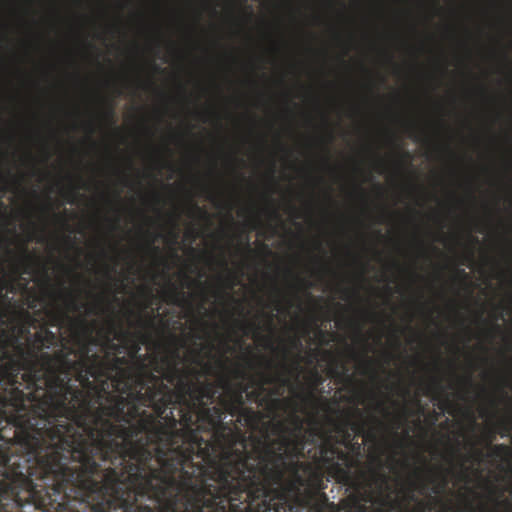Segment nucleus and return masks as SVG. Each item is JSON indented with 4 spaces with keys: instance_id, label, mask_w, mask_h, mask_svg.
Wrapping results in <instances>:
<instances>
[{
    "instance_id": "nucleus-1",
    "label": "nucleus",
    "mask_w": 512,
    "mask_h": 512,
    "mask_svg": "<svg viewBox=\"0 0 512 512\" xmlns=\"http://www.w3.org/2000/svg\"><path fill=\"white\" fill-rule=\"evenodd\" d=\"M219 405L197 409V422L147 415L142 436L120 471L115 493L94 512H227L252 463L251 437L224 423Z\"/></svg>"
},
{
    "instance_id": "nucleus-2",
    "label": "nucleus",
    "mask_w": 512,
    "mask_h": 512,
    "mask_svg": "<svg viewBox=\"0 0 512 512\" xmlns=\"http://www.w3.org/2000/svg\"><path fill=\"white\" fill-rule=\"evenodd\" d=\"M59 336L45 325L34 333L21 361V377L0 392V440L21 457L26 471L40 484L60 510L66 508L74 450L83 441L91 414V395L102 355L90 353L79 338V349L58 347Z\"/></svg>"
},
{
    "instance_id": "nucleus-3",
    "label": "nucleus",
    "mask_w": 512,
    "mask_h": 512,
    "mask_svg": "<svg viewBox=\"0 0 512 512\" xmlns=\"http://www.w3.org/2000/svg\"><path fill=\"white\" fill-rule=\"evenodd\" d=\"M309 459L284 464L279 483L269 478L266 467H250L227 503V512H325L326 473L340 484L360 489L351 471L356 462L329 439Z\"/></svg>"
},
{
    "instance_id": "nucleus-4",
    "label": "nucleus",
    "mask_w": 512,
    "mask_h": 512,
    "mask_svg": "<svg viewBox=\"0 0 512 512\" xmlns=\"http://www.w3.org/2000/svg\"><path fill=\"white\" fill-rule=\"evenodd\" d=\"M259 436H252V463L250 467L264 466L269 478L279 483L283 476V465L292 460L315 456V451L329 439L334 445V436L321 434L317 427L304 430L300 417H293V427L289 428L283 421H268Z\"/></svg>"
},
{
    "instance_id": "nucleus-5",
    "label": "nucleus",
    "mask_w": 512,
    "mask_h": 512,
    "mask_svg": "<svg viewBox=\"0 0 512 512\" xmlns=\"http://www.w3.org/2000/svg\"><path fill=\"white\" fill-rule=\"evenodd\" d=\"M37 319L8 296L0 293V392L5 385L17 382L21 361L27 355Z\"/></svg>"
},
{
    "instance_id": "nucleus-6",
    "label": "nucleus",
    "mask_w": 512,
    "mask_h": 512,
    "mask_svg": "<svg viewBox=\"0 0 512 512\" xmlns=\"http://www.w3.org/2000/svg\"><path fill=\"white\" fill-rule=\"evenodd\" d=\"M197 380L191 378V372L184 370L177 381L174 388L163 383V379L155 375L151 378L147 387L142 393L139 402V411H146L143 407H150L154 413H151L157 421L165 423V418L169 414H165L171 406L178 407L179 419L178 424H182V418L186 416V404H190L189 400L193 398V392L196 388Z\"/></svg>"
},
{
    "instance_id": "nucleus-7",
    "label": "nucleus",
    "mask_w": 512,
    "mask_h": 512,
    "mask_svg": "<svg viewBox=\"0 0 512 512\" xmlns=\"http://www.w3.org/2000/svg\"><path fill=\"white\" fill-rule=\"evenodd\" d=\"M65 300V305L67 308V311L64 310H58L54 312L51 315V326H59L64 322H68L70 327L74 330L81 329L83 332L82 340L85 341V343L94 346H101L103 345V341H101L99 338L92 336V330L90 329L87 320L85 317H77L73 318L69 315V312H80L82 309H86V312L88 315H96L100 311H103L104 305H108V300L106 297L100 295L96 297L95 303L91 306H88L84 303H81L78 299V297L72 292H67L65 294H60Z\"/></svg>"
},
{
    "instance_id": "nucleus-8",
    "label": "nucleus",
    "mask_w": 512,
    "mask_h": 512,
    "mask_svg": "<svg viewBox=\"0 0 512 512\" xmlns=\"http://www.w3.org/2000/svg\"><path fill=\"white\" fill-rule=\"evenodd\" d=\"M289 384V379L285 375H267L261 374V380L256 381L255 389L246 392V398L255 402L258 406H265L269 414H274L283 403L278 398L283 394V388Z\"/></svg>"
},
{
    "instance_id": "nucleus-9",
    "label": "nucleus",
    "mask_w": 512,
    "mask_h": 512,
    "mask_svg": "<svg viewBox=\"0 0 512 512\" xmlns=\"http://www.w3.org/2000/svg\"><path fill=\"white\" fill-rule=\"evenodd\" d=\"M217 386L209 381L200 382L197 380L196 388L193 392V398L186 404V416L182 418V424L191 426L197 422V409L208 404H212L218 397Z\"/></svg>"
},
{
    "instance_id": "nucleus-10",
    "label": "nucleus",
    "mask_w": 512,
    "mask_h": 512,
    "mask_svg": "<svg viewBox=\"0 0 512 512\" xmlns=\"http://www.w3.org/2000/svg\"><path fill=\"white\" fill-rule=\"evenodd\" d=\"M231 374L234 379L239 380L236 384H233L227 375H223L218 379L217 385L225 390L227 400L234 401L238 404V407H241L245 404L246 392L254 386L255 379L250 378L248 383H244L243 381L247 379L248 374L245 369L238 366L231 371Z\"/></svg>"
},
{
    "instance_id": "nucleus-11",
    "label": "nucleus",
    "mask_w": 512,
    "mask_h": 512,
    "mask_svg": "<svg viewBox=\"0 0 512 512\" xmlns=\"http://www.w3.org/2000/svg\"><path fill=\"white\" fill-rule=\"evenodd\" d=\"M9 245L10 242L5 239H0V248L4 247L6 254L11 258V270L14 276L18 277L21 274H30L34 255L29 252L27 242L21 243L19 253H15L10 249ZM15 281L16 278L9 280L8 287L5 289L6 293H14L16 291Z\"/></svg>"
},
{
    "instance_id": "nucleus-12",
    "label": "nucleus",
    "mask_w": 512,
    "mask_h": 512,
    "mask_svg": "<svg viewBox=\"0 0 512 512\" xmlns=\"http://www.w3.org/2000/svg\"><path fill=\"white\" fill-rule=\"evenodd\" d=\"M179 358L180 355L177 349L172 352L171 356L161 357L160 361L157 357H153L150 361L151 371L163 379V383L166 381V384L174 385L184 371L178 366Z\"/></svg>"
},
{
    "instance_id": "nucleus-13",
    "label": "nucleus",
    "mask_w": 512,
    "mask_h": 512,
    "mask_svg": "<svg viewBox=\"0 0 512 512\" xmlns=\"http://www.w3.org/2000/svg\"><path fill=\"white\" fill-rule=\"evenodd\" d=\"M374 482L379 484V495L374 497L372 493H365L362 499L366 502L376 504L374 512H395L400 504L393 500L389 494L383 493V487L387 484L388 477L384 473L373 472Z\"/></svg>"
},
{
    "instance_id": "nucleus-14",
    "label": "nucleus",
    "mask_w": 512,
    "mask_h": 512,
    "mask_svg": "<svg viewBox=\"0 0 512 512\" xmlns=\"http://www.w3.org/2000/svg\"><path fill=\"white\" fill-rule=\"evenodd\" d=\"M142 342L146 338L145 335H141ZM138 341H133L128 350V357L131 360L132 364L136 368V371L145 378V383H149L151 378L154 376V373L151 371L150 364L148 363L149 355L148 354H140L141 343Z\"/></svg>"
},
{
    "instance_id": "nucleus-15",
    "label": "nucleus",
    "mask_w": 512,
    "mask_h": 512,
    "mask_svg": "<svg viewBox=\"0 0 512 512\" xmlns=\"http://www.w3.org/2000/svg\"><path fill=\"white\" fill-rule=\"evenodd\" d=\"M127 336V331L118 330L115 326V323L111 321L107 331L103 335L102 348L104 353L106 351H111L114 355L122 354L125 350V347L121 344L115 343L114 339L121 340Z\"/></svg>"
},
{
    "instance_id": "nucleus-16",
    "label": "nucleus",
    "mask_w": 512,
    "mask_h": 512,
    "mask_svg": "<svg viewBox=\"0 0 512 512\" xmlns=\"http://www.w3.org/2000/svg\"><path fill=\"white\" fill-rule=\"evenodd\" d=\"M415 479L410 480L408 483V491L405 495V499L408 502H416L418 500L415 495V491H418L421 494H424L428 490V484L424 481V477L422 471L417 469L415 471Z\"/></svg>"
},
{
    "instance_id": "nucleus-17",
    "label": "nucleus",
    "mask_w": 512,
    "mask_h": 512,
    "mask_svg": "<svg viewBox=\"0 0 512 512\" xmlns=\"http://www.w3.org/2000/svg\"><path fill=\"white\" fill-rule=\"evenodd\" d=\"M264 418V414L255 410L252 407L243 405V409L240 411L237 421L248 428L256 429L259 422Z\"/></svg>"
},
{
    "instance_id": "nucleus-18",
    "label": "nucleus",
    "mask_w": 512,
    "mask_h": 512,
    "mask_svg": "<svg viewBox=\"0 0 512 512\" xmlns=\"http://www.w3.org/2000/svg\"><path fill=\"white\" fill-rule=\"evenodd\" d=\"M424 481L429 485L432 484L431 492L435 495L434 497H438L442 495L449 484L447 474L444 472L439 473L437 476H429Z\"/></svg>"
},
{
    "instance_id": "nucleus-19",
    "label": "nucleus",
    "mask_w": 512,
    "mask_h": 512,
    "mask_svg": "<svg viewBox=\"0 0 512 512\" xmlns=\"http://www.w3.org/2000/svg\"><path fill=\"white\" fill-rule=\"evenodd\" d=\"M444 502L445 501L442 498L430 495L427 500L418 499L415 502V506L412 509L408 510V512H431L434 509L435 505L439 504L442 506V503Z\"/></svg>"
},
{
    "instance_id": "nucleus-20",
    "label": "nucleus",
    "mask_w": 512,
    "mask_h": 512,
    "mask_svg": "<svg viewBox=\"0 0 512 512\" xmlns=\"http://www.w3.org/2000/svg\"><path fill=\"white\" fill-rule=\"evenodd\" d=\"M444 387L442 385V379L434 377L425 388L426 395H432L434 398H439L443 395Z\"/></svg>"
},
{
    "instance_id": "nucleus-21",
    "label": "nucleus",
    "mask_w": 512,
    "mask_h": 512,
    "mask_svg": "<svg viewBox=\"0 0 512 512\" xmlns=\"http://www.w3.org/2000/svg\"><path fill=\"white\" fill-rule=\"evenodd\" d=\"M330 422L334 425L335 427V430L339 433H342L343 434V438H344V441L342 443L345 444V446H348V444H350L351 442V434L349 433L348 429H347V426L350 424V420L347 418L345 420V422L343 423H338L336 421H334L333 419H330ZM334 441H337L336 442V445L338 443H341L337 437H334Z\"/></svg>"
},
{
    "instance_id": "nucleus-22",
    "label": "nucleus",
    "mask_w": 512,
    "mask_h": 512,
    "mask_svg": "<svg viewBox=\"0 0 512 512\" xmlns=\"http://www.w3.org/2000/svg\"><path fill=\"white\" fill-rule=\"evenodd\" d=\"M221 404L223 405L225 415L230 414L237 418L239 417L240 411L243 409V405L238 407V404L234 403V401L227 400L225 397H221Z\"/></svg>"
},
{
    "instance_id": "nucleus-23",
    "label": "nucleus",
    "mask_w": 512,
    "mask_h": 512,
    "mask_svg": "<svg viewBox=\"0 0 512 512\" xmlns=\"http://www.w3.org/2000/svg\"><path fill=\"white\" fill-rule=\"evenodd\" d=\"M168 302L181 306L185 301V295L183 291L178 290L174 285H172L171 290L167 294Z\"/></svg>"
},
{
    "instance_id": "nucleus-24",
    "label": "nucleus",
    "mask_w": 512,
    "mask_h": 512,
    "mask_svg": "<svg viewBox=\"0 0 512 512\" xmlns=\"http://www.w3.org/2000/svg\"><path fill=\"white\" fill-rule=\"evenodd\" d=\"M511 453V449L506 444H496L491 447V453L490 456L496 457V458H504L509 456Z\"/></svg>"
},
{
    "instance_id": "nucleus-25",
    "label": "nucleus",
    "mask_w": 512,
    "mask_h": 512,
    "mask_svg": "<svg viewBox=\"0 0 512 512\" xmlns=\"http://www.w3.org/2000/svg\"><path fill=\"white\" fill-rule=\"evenodd\" d=\"M114 116H115L114 106H113L112 103L107 102L105 104V108H104V110L102 112V117L105 120H107V121L112 123V122H114Z\"/></svg>"
},
{
    "instance_id": "nucleus-26",
    "label": "nucleus",
    "mask_w": 512,
    "mask_h": 512,
    "mask_svg": "<svg viewBox=\"0 0 512 512\" xmlns=\"http://www.w3.org/2000/svg\"><path fill=\"white\" fill-rule=\"evenodd\" d=\"M368 372H371L373 378L377 377V372L374 369L373 361L370 358H367L365 356V358L363 360V370H362V373L363 374H367Z\"/></svg>"
},
{
    "instance_id": "nucleus-27",
    "label": "nucleus",
    "mask_w": 512,
    "mask_h": 512,
    "mask_svg": "<svg viewBox=\"0 0 512 512\" xmlns=\"http://www.w3.org/2000/svg\"><path fill=\"white\" fill-rule=\"evenodd\" d=\"M137 325L140 328H146V327L151 328L154 326V317H149L147 319H144L141 314H138Z\"/></svg>"
},
{
    "instance_id": "nucleus-28",
    "label": "nucleus",
    "mask_w": 512,
    "mask_h": 512,
    "mask_svg": "<svg viewBox=\"0 0 512 512\" xmlns=\"http://www.w3.org/2000/svg\"><path fill=\"white\" fill-rule=\"evenodd\" d=\"M242 329L244 331L245 334H247L249 331H255V336L256 337H260V333H259V326L256 325L254 322H248V323H244L242 324Z\"/></svg>"
},
{
    "instance_id": "nucleus-29",
    "label": "nucleus",
    "mask_w": 512,
    "mask_h": 512,
    "mask_svg": "<svg viewBox=\"0 0 512 512\" xmlns=\"http://www.w3.org/2000/svg\"><path fill=\"white\" fill-rule=\"evenodd\" d=\"M310 378L313 382V386L314 387H317L321 384H323V378L322 376L320 375V373L318 372L317 369H313L311 372H310Z\"/></svg>"
},
{
    "instance_id": "nucleus-30",
    "label": "nucleus",
    "mask_w": 512,
    "mask_h": 512,
    "mask_svg": "<svg viewBox=\"0 0 512 512\" xmlns=\"http://www.w3.org/2000/svg\"><path fill=\"white\" fill-rule=\"evenodd\" d=\"M376 410L379 411V412H382L385 416H389L390 415V411L385 406L383 401L379 400V401L376 402Z\"/></svg>"
},
{
    "instance_id": "nucleus-31",
    "label": "nucleus",
    "mask_w": 512,
    "mask_h": 512,
    "mask_svg": "<svg viewBox=\"0 0 512 512\" xmlns=\"http://www.w3.org/2000/svg\"><path fill=\"white\" fill-rule=\"evenodd\" d=\"M351 429L357 433V434H363L364 433V425L360 423H352Z\"/></svg>"
},
{
    "instance_id": "nucleus-32",
    "label": "nucleus",
    "mask_w": 512,
    "mask_h": 512,
    "mask_svg": "<svg viewBox=\"0 0 512 512\" xmlns=\"http://www.w3.org/2000/svg\"><path fill=\"white\" fill-rule=\"evenodd\" d=\"M153 243H154V238H153V239H151V240L149 241V243H148V247H149V249H150V250H151L155 255H159V254H160V252H161V251H160V248H159L158 246H154V245H153Z\"/></svg>"
},
{
    "instance_id": "nucleus-33",
    "label": "nucleus",
    "mask_w": 512,
    "mask_h": 512,
    "mask_svg": "<svg viewBox=\"0 0 512 512\" xmlns=\"http://www.w3.org/2000/svg\"><path fill=\"white\" fill-rule=\"evenodd\" d=\"M8 284H9L8 279H6L4 277H0V293L5 292V289L8 287Z\"/></svg>"
},
{
    "instance_id": "nucleus-34",
    "label": "nucleus",
    "mask_w": 512,
    "mask_h": 512,
    "mask_svg": "<svg viewBox=\"0 0 512 512\" xmlns=\"http://www.w3.org/2000/svg\"><path fill=\"white\" fill-rule=\"evenodd\" d=\"M225 280L227 281V286L229 288H233V286L235 285V276L232 273H229Z\"/></svg>"
},
{
    "instance_id": "nucleus-35",
    "label": "nucleus",
    "mask_w": 512,
    "mask_h": 512,
    "mask_svg": "<svg viewBox=\"0 0 512 512\" xmlns=\"http://www.w3.org/2000/svg\"><path fill=\"white\" fill-rule=\"evenodd\" d=\"M291 345L293 348H296V349H301L302 348V342L299 338H296L294 337L292 340H291Z\"/></svg>"
},
{
    "instance_id": "nucleus-36",
    "label": "nucleus",
    "mask_w": 512,
    "mask_h": 512,
    "mask_svg": "<svg viewBox=\"0 0 512 512\" xmlns=\"http://www.w3.org/2000/svg\"><path fill=\"white\" fill-rule=\"evenodd\" d=\"M442 512H453V506L450 502L442 503Z\"/></svg>"
},
{
    "instance_id": "nucleus-37",
    "label": "nucleus",
    "mask_w": 512,
    "mask_h": 512,
    "mask_svg": "<svg viewBox=\"0 0 512 512\" xmlns=\"http://www.w3.org/2000/svg\"><path fill=\"white\" fill-rule=\"evenodd\" d=\"M329 373H330L331 376H338V375H340L338 362H336L335 367H331L329 369Z\"/></svg>"
},
{
    "instance_id": "nucleus-38",
    "label": "nucleus",
    "mask_w": 512,
    "mask_h": 512,
    "mask_svg": "<svg viewBox=\"0 0 512 512\" xmlns=\"http://www.w3.org/2000/svg\"><path fill=\"white\" fill-rule=\"evenodd\" d=\"M456 273L459 277L463 278L464 280H467L469 278L468 273L464 269H458Z\"/></svg>"
},
{
    "instance_id": "nucleus-39",
    "label": "nucleus",
    "mask_w": 512,
    "mask_h": 512,
    "mask_svg": "<svg viewBox=\"0 0 512 512\" xmlns=\"http://www.w3.org/2000/svg\"><path fill=\"white\" fill-rule=\"evenodd\" d=\"M36 305H37V298H36V296L33 294V295L31 296V300H29V301H28V306H29V308L34 309V308L36 307Z\"/></svg>"
},
{
    "instance_id": "nucleus-40",
    "label": "nucleus",
    "mask_w": 512,
    "mask_h": 512,
    "mask_svg": "<svg viewBox=\"0 0 512 512\" xmlns=\"http://www.w3.org/2000/svg\"><path fill=\"white\" fill-rule=\"evenodd\" d=\"M347 447H350L353 451H355L356 453H359L360 452V449H361V445L359 443H351L348 444Z\"/></svg>"
},
{
    "instance_id": "nucleus-41",
    "label": "nucleus",
    "mask_w": 512,
    "mask_h": 512,
    "mask_svg": "<svg viewBox=\"0 0 512 512\" xmlns=\"http://www.w3.org/2000/svg\"><path fill=\"white\" fill-rule=\"evenodd\" d=\"M192 208H193L195 211L199 212L201 215H203V216H207L206 211H205V210H203L202 208H200L197 204L193 203Z\"/></svg>"
},
{
    "instance_id": "nucleus-42",
    "label": "nucleus",
    "mask_w": 512,
    "mask_h": 512,
    "mask_svg": "<svg viewBox=\"0 0 512 512\" xmlns=\"http://www.w3.org/2000/svg\"><path fill=\"white\" fill-rule=\"evenodd\" d=\"M510 429H511V425H510V424L505 423V424L503 425V430H504V432H503L501 435H502V436H505V435L510 431Z\"/></svg>"
},
{
    "instance_id": "nucleus-43",
    "label": "nucleus",
    "mask_w": 512,
    "mask_h": 512,
    "mask_svg": "<svg viewBox=\"0 0 512 512\" xmlns=\"http://www.w3.org/2000/svg\"><path fill=\"white\" fill-rule=\"evenodd\" d=\"M295 278L299 283L304 284L307 288L311 287V283H307L304 279H301L298 276H296Z\"/></svg>"
},
{
    "instance_id": "nucleus-44",
    "label": "nucleus",
    "mask_w": 512,
    "mask_h": 512,
    "mask_svg": "<svg viewBox=\"0 0 512 512\" xmlns=\"http://www.w3.org/2000/svg\"><path fill=\"white\" fill-rule=\"evenodd\" d=\"M262 338L266 341V343H267V345H266V346H267L268 348H273V343H272V341H271V339H270L269 337H264V336H263Z\"/></svg>"
},
{
    "instance_id": "nucleus-45",
    "label": "nucleus",
    "mask_w": 512,
    "mask_h": 512,
    "mask_svg": "<svg viewBox=\"0 0 512 512\" xmlns=\"http://www.w3.org/2000/svg\"><path fill=\"white\" fill-rule=\"evenodd\" d=\"M396 421H397V424H398V427L400 426V424L402 423V421L404 420V415H397L395 417Z\"/></svg>"
},
{
    "instance_id": "nucleus-46",
    "label": "nucleus",
    "mask_w": 512,
    "mask_h": 512,
    "mask_svg": "<svg viewBox=\"0 0 512 512\" xmlns=\"http://www.w3.org/2000/svg\"><path fill=\"white\" fill-rule=\"evenodd\" d=\"M495 436H494V433H489V435L487 436V442L488 444L492 443V441L494 440Z\"/></svg>"
},
{
    "instance_id": "nucleus-47",
    "label": "nucleus",
    "mask_w": 512,
    "mask_h": 512,
    "mask_svg": "<svg viewBox=\"0 0 512 512\" xmlns=\"http://www.w3.org/2000/svg\"><path fill=\"white\" fill-rule=\"evenodd\" d=\"M53 216L55 219L61 220L67 226L66 220L63 219V217H61L59 214H53Z\"/></svg>"
},
{
    "instance_id": "nucleus-48",
    "label": "nucleus",
    "mask_w": 512,
    "mask_h": 512,
    "mask_svg": "<svg viewBox=\"0 0 512 512\" xmlns=\"http://www.w3.org/2000/svg\"><path fill=\"white\" fill-rule=\"evenodd\" d=\"M464 382H465L467 385L471 386V385H472V379H471V376L466 377V378L464 379Z\"/></svg>"
},
{
    "instance_id": "nucleus-49",
    "label": "nucleus",
    "mask_w": 512,
    "mask_h": 512,
    "mask_svg": "<svg viewBox=\"0 0 512 512\" xmlns=\"http://www.w3.org/2000/svg\"><path fill=\"white\" fill-rule=\"evenodd\" d=\"M323 354H324L326 357H328V358H333V354H332V352H331V351H329V350L324 351V352H323Z\"/></svg>"
},
{
    "instance_id": "nucleus-50",
    "label": "nucleus",
    "mask_w": 512,
    "mask_h": 512,
    "mask_svg": "<svg viewBox=\"0 0 512 512\" xmlns=\"http://www.w3.org/2000/svg\"><path fill=\"white\" fill-rule=\"evenodd\" d=\"M475 454H476V456H477L478 458H481V457L483 456L482 450H480V449H476V450H475Z\"/></svg>"
},
{
    "instance_id": "nucleus-51",
    "label": "nucleus",
    "mask_w": 512,
    "mask_h": 512,
    "mask_svg": "<svg viewBox=\"0 0 512 512\" xmlns=\"http://www.w3.org/2000/svg\"><path fill=\"white\" fill-rule=\"evenodd\" d=\"M442 404H443V405H442L443 407H446V406L450 405V400L446 397V398L443 400V403H442Z\"/></svg>"
},
{
    "instance_id": "nucleus-52",
    "label": "nucleus",
    "mask_w": 512,
    "mask_h": 512,
    "mask_svg": "<svg viewBox=\"0 0 512 512\" xmlns=\"http://www.w3.org/2000/svg\"><path fill=\"white\" fill-rule=\"evenodd\" d=\"M367 437L370 438L371 440H375L376 436H375V433L374 432H370L367 434Z\"/></svg>"
},
{
    "instance_id": "nucleus-53",
    "label": "nucleus",
    "mask_w": 512,
    "mask_h": 512,
    "mask_svg": "<svg viewBox=\"0 0 512 512\" xmlns=\"http://www.w3.org/2000/svg\"><path fill=\"white\" fill-rule=\"evenodd\" d=\"M318 334H319V336H320L321 338H324V337H325V335H326V332H325V331H323V330H321V329H319V330H318Z\"/></svg>"
},
{
    "instance_id": "nucleus-54",
    "label": "nucleus",
    "mask_w": 512,
    "mask_h": 512,
    "mask_svg": "<svg viewBox=\"0 0 512 512\" xmlns=\"http://www.w3.org/2000/svg\"><path fill=\"white\" fill-rule=\"evenodd\" d=\"M65 240H66V241H67V243H69V245H71V246L74 244V242L71 240L70 236H67V237L65 238Z\"/></svg>"
},
{
    "instance_id": "nucleus-55",
    "label": "nucleus",
    "mask_w": 512,
    "mask_h": 512,
    "mask_svg": "<svg viewBox=\"0 0 512 512\" xmlns=\"http://www.w3.org/2000/svg\"><path fill=\"white\" fill-rule=\"evenodd\" d=\"M246 250H247L248 253H252L253 252L251 247H250L249 242L246 243Z\"/></svg>"
},
{
    "instance_id": "nucleus-56",
    "label": "nucleus",
    "mask_w": 512,
    "mask_h": 512,
    "mask_svg": "<svg viewBox=\"0 0 512 512\" xmlns=\"http://www.w3.org/2000/svg\"><path fill=\"white\" fill-rule=\"evenodd\" d=\"M218 364H219V366H220L221 368H223V369H224V368H226V365H225V362H224V361L220 360V361L218 362Z\"/></svg>"
},
{
    "instance_id": "nucleus-57",
    "label": "nucleus",
    "mask_w": 512,
    "mask_h": 512,
    "mask_svg": "<svg viewBox=\"0 0 512 512\" xmlns=\"http://www.w3.org/2000/svg\"><path fill=\"white\" fill-rule=\"evenodd\" d=\"M307 398L315 399V396L312 392H309Z\"/></svg>"
},
{
    "instance_id": "nucleus-58",
    "label": "nucleus",
    "mask_w": 512,
    "mask_h": 512,
    "mask_svg": "<svg viewBox=\"0 0 512 512\" xmlns=\"http://www.w3.org/2000/svg\"><path fill=\"white\" fill-rule=\"evenodd\" d=\"M349 293H350V290H348V289H345V290L343 291V294H344V296H345V297H346Z\"/></svg>"
},
{
    "instance_id": "nucleus-59",
    "label": "nucleus",
    "mask_w": 512,
    "mask_h": 512,
    "mask_svg": "<svg viewBox=\"0 0 512 512\" xmlns=\"http://www.w3.org/2000/svg\"><path fill=\"white\" fill-rule=\"evenodd\" d=\"M3 271H4L3 263L0 261V273H2Z\"/></svg>"
},
{
    "instance_id": "nucleus-60",
    "label": "nucleus",
    "mask_w": 512,
    "mask_h": 512,
    "mask_svg": "<svg viewBox=\"0 0 512 512\" xmlns=\"http://www.w3.org/2000/svg\"><path fill=\"white\" fill-rule=\"evenodd\" d=\"M22 288H23L25 291H27V290H28L27 283H24V284L22 285Z\"/></svg>"
},
{
    "instance_id": "nucleus-61",
    "label": "nucleus",
    "mask_w": 512,
    "mask_h": 512,
    "mask_svg": "<svg viewBox=\"0 0 512 512\" xmlns=\"http://www.w3.org/2000/svg\"><path fill=\"white\" fill-rule=\"evenodd\" d=\"M154 197H155L156 201L159 203V201H160V197H159V195H158V194H155V195H154Z\"/></svg>"
},
{
    "instance_id": "nucleus-62",
    "label": "nucleus",
    "mask_w": 512,
    "mask_h": 512,
    "mask_svg": "<svg viewBox=\"0 0 512 512\" xmlns=\"http://www.w3.org/2000/svg\"><path fill=\"white\" fill-rule=\"evenodd\" d=\"M222 266L227 267V262L225 260L221 261Z\"/></svg>"
},
{
    "instance_id": "nucleus-63",
    "label": "nucleus",
    "mask_w": 512,
    "mask_h": 512,
    "mask_svg": "<svg viewBox=\"0 0 512 512\" xmlns=\"http://www.w3.org/2000/svg\"><path fill=\"white\" fill-rule=\"evenodd\" d=\"M115 197H116L117 200H119L120 199V192H116Z\"/></svg>"
},
{
    "instance_id": "nucleus-64",
    "label": "nucleus",
    "mask_w": 512,
    "mask_h": 512,
    "mask_svg": "<svg viewBox=\"0 0 512 512\" xmlns=\"http://www.w3.org/2000/svg\"><path fill=\"white\" fill-rule=\"evenodd\" d=\"M466 506H467L468 509L472 508V504L470 502H467Z\"/></svg>"
}]
</instances>
